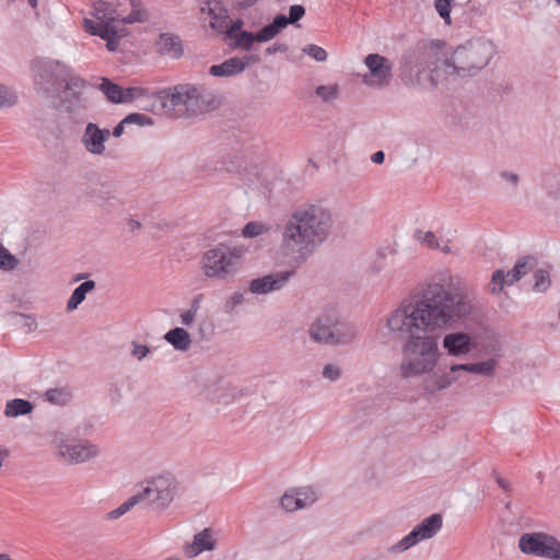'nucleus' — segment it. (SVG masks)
Wrapping results in <instances>:
<instances>
[{"label":"nucleus","mask_w":560,"mask_h":560,"mask_svg":"<svg viewBox=\"0 0 560 560\" xmlns=\"http://www.w3.org/2000/svg\"><path fill=\"white\" fill-rule=\"evenodd\" d=\"M534 279H535V283L533 285V289L536 292H541V293L546 292L551 284L549 271H547L545 269L535 270Z\"/></svg>","instance_id":"nucleus-34"},{"label":"nucleus","mask_w":560,"mask_h":560,"mask_svg":"<svg viewBox=\"0 0 560 560\" xmlns=\"http://www.w3.org/2000/svg\"><path fill=\"white\" fill-rule=\"evenodd\" d=\"M296 499L294 494L285 493L280 500V504L287 512H294L301 509V501Z\"/></svg>","instance_id":"nucleus-47"},{"label":"nucleus","mask_w":560,"mask_h":560,"mask_svg":"<svg viewBox=\"0 0 560 560\" xmlns=\"http://www.w3.org/2000/svg\"><path fill=\"white\" fill-rule=\"evenodd\" d=\"M244 302V293L237 291L234 292L233 295L225 302L224 311L226 313H232L234 308L241 305Z\"/></svg>","instance_id":"nucleus-50"},{"label":"nucleus","mask_w":560,"mask_h":560,"mask_svg":"<svg viewBox=\"0 0 560 560\" xmlns=\"http://www.w3.org/2000/svg\"><path fill=\"white\" fill-rule=\"evenodd\" d=\"M86 196L101 206L116 198V189L110 183H96L88 187Z\"/></svg>","instance_id":"nucleus-25"},{"label":"nucleus","mask_w":560,"mask_h":560,"mask_svg":"<svg viewBox=\"0 0 560 560\" xmlns=\"http://www.w3.org/2000/svg\"><path fill=\"white\" fill-rule=\"evenodd\" d=\"M332 223L330 211L322 206L296 209L282 230L283 253L299 265L305 262L329 236Z\"/></svg>","instance_id":"nucleus-3"},{"label":"nucleus","mask_w":560,"mask_h":560,"mask_svg":"<svg viewBox=\"0 0 560 560\" xmlns=\"http://www.w3.org/2000/svg\"><path fill=\"white\" fill-rule=\"evenodd\" d=\"M54 445L58 450L57 456L71 465L88 462L98 455L96 445L88 441L73 443L63 433L55 435Z\"/></svg>","instance_id":"nucleus-11"},{"label":"nucleus","mask_w":560,"mask_h":560,"mask_svg":"<svg viewBox=\"0 0 560 560\" xmlns=\"http://www.w3.org/2000/svg\"><path fill=\"white\" fill-rule=\"evenodd\" d=\"M339 88L337 84L332 85H319L316 88V94L324 101L330 102L337 98Z\"/></svg>","instance_id":"nucleus-43"},{"label":"nucleus","mask_w":560,"mask_h":560,"mask_svg":"<svg viewBox=\"0 0 560 560\" xmlns=\"http://www.w3.org/2000/svg\"><path fill=\"white\" fill-rule=\"evenodd\" d=\"M494 475H495V481H497L498 486L501 489H503L504 491L510 492L512 490L510 483L506 480H504L502 477L498 476L495 472H494Z\"/></svg>","instance_id":"nucleus-60"},{"label":"nucleus","mask_w":560,"mask_h":560,"mask_svg":"<svg viewBox=\"0 0 560 560\" xmlns=\"http://www.w3.org/2000/svg\"><path fill=\"white\" fill-rule=\"evenodd\" d=\"M470 299L457 289L429 283L413 301H404L387 317V328L404 340L400 376L405 380L430 374L440 351L438 329L451 327L472 313Z\"/></svg>","instance_id":"nucleus-1"},{"label":"nucleus","mask_w":560,"mask_h":560,"mask_svg":"<svg viewBox=\"0 0 560 560\" xmlns=\"http://www.w3.org/2000/svg\"><path fill=\"white\" fill-rule=\"evenodd\" d=\"M108 396L114 405H118L122 399V392L121 388L115 384H112L108 389Z\"/></svg>","instance_id":"nucleus-54"},{"label":"nucleus","mask_w":560,"mask_h":560,"mask_svg":"<svg viewBox=\"0 0 560 560\" xmlns=\"http://www.w3.org/2000/svg\"><path fill=\"white\" fill-rule=\"evenodd\" d=\"M269 230H270V228L268 225L264 224L262 222L253 221V222H248L243 228V235L245 237L253 238V237H257V236L268 233Z\"/></svg>","instance_id":"nucleus-36"},{"label":"nucleus","mask_w":560,"mask_h":560,"mask_svg":"<svg viewBox=\"0 0 560 560\" xmlns=\"http://www.w3.org/2000/svg\"><path fill=\"white\" fill-rule=\"evenodd\" d=\"M296 499L301 501V509L306 508L317 501L316 491L312 488H301L294 492Z\"/></svg>","instance_id":"nucleus-39"},{"label":"nucleus","mask_w":560,"mask_h":560,"mask_svg":"<svg viewBox=\"0 0 560 560\" xmlns=\"http://www.w3.org/2000/svg\"><path fill=\"white\" fill-rule=\"evenodd\" d=\"M294 271H281L255 278L249 282V291L254 294H267L282 289Z\"/></svg>","instance_id":"nucleus-17"},{"label":"nucleus","mask_w":560,"mask_h":560,"mask_svg":"<svg viewBox=\"0 0 560 560\" xmlns=\"http://www.w3.org/2000/svg\"><path fill=\"white\" fill-rule=\"evenodd\" d=\"M363 62L368 68V72L362 74L365 85L382 90L392 83L393 63L387 57L373 52L365 56Z\"/></svg>","instance_id":"nucleus-12"},{"label":"nucleus","mask_w":560,"mask_h":560,"mask_svg":"<svg viewBox=\"0 0 560 560\" xmlns=\"http://www.w3.org/2000/svg\"><path fill=\"white\" fill-rule=\"evenodd\" d=\"M259 59L256 56L247 55L243 58L232 57L219 65H212L209 68V73L213 77H234L242 73L250 63L257 62Z\"/></svg>","instance_id":"nucleus-19"},{"label":"nucleus","mask_w":560,"mask_h":560,"mask_svg":"<svg viewBox=\"0 0 560 560\" xmlns=\"http://www.w3.org/2000/svg\"><path fill=\"white\" fill-rule=\"evenodd\" d=\"M45 398L51 404L65 406L70 402L72 395L65 388H50L45 393Z\"/></svg>","instance_id":"nucleus-33"},{"label":"nucleus","mask_w":560,"mask_h":560,"mask_svg":"<svg viewBox=\"0 0 560 560\" xmlns=\"http://www.w3.org/2000/svg\"><path fill=\"white\" fill-rule=\"evenodd\" d=\"M147 93H148V91L144 88H135V86L127 88V89L124 88V93H122L124 104L131 103L139 97L145 96Z\"/></svg>","instance_id":"nucleus-48"},{"label":"nucleus","mask_w":560,"mask_h":560,"mask_svg":"<svg viewBox=\"0 0 560 560\" xmlns=\"http://www.w3.org/2000/svg\"><path fill=\"white\" fill-rule=\"evenodd\" d=\"M445 43L419 42L407 48L400 58V79L406 86L434 89L441 79L456 73L471 78L486 68L495 54V46L486 39L459 45L451 58L443 51Z\"/></svg>","instance_id":"nucleus-2"},{"label":"nucleus","mask_w":560,"mask_h":560,"mask_svg":"<svg viewBox=\"0 0 560 560\" xmlns=\"http://www.w3.org/2000/svg\"><path fill=\"white\" fill-rule=\"evenodd\" d=\"M522 278L521 273H516L514 268L510 270L506 275L502 269H497L491 277V282L489 284V291L492 294H499L502 292L504 285H512L517 282Z\"/></svg>","instance_id":"nucleus-26"},{"label":"nucleus","mask_w":560,"mask_h":560,"mask_svg":"<svg viewBox=\"0 0 560 560\" xmlns=\"http://www.w3.org/2000/svg\"><path fill=\"white\" fill-rule=\"evenodd\" d=\"M305 8L302 4H293L289 9V16L284 15V28L289 24H296L304 15H305Z\"/></svg>","instance_id":"nucleus-42"},{"label":"nucleus","mask_w":560,"mask_h":560,"mask_svg":"<svg viewBox=\"0 0 560 560\" xmlns=\"http://www.w3.org/2000/svg\"><path fill=\"white\" fill-rule=\"evenodd\" d=\"M284 14H277L273 20L258 30L256 34L257 43H267L273 39L284 30Z\"/></svg>","instance_id":"nucleus-27"},{"label":"nucleus","mask_w":560,"mask_h":560,"mask_svg":"<svg viewBox=\"0 0 560 560\" xmlns=\"http://www.w3.org/2000/svg\"><path fill=\"white\" fill-rule=\"evenodd\" d=\"M34 410V405L23 398H14L5 404L4 416L8 418H16L30 415Z\"/></svg>","instance_id":"nucleus-30"},{"label":"nucleus","mask_w":560,"mask_h":560,"mask_svg":"<svg viewBox=\"0 0 560 560\" xmlns=\"http://www.w3.org/2000/svg\"><path fill=\"white\" fill-rule=\"evenodd\" d=\"M453 0H435L434 7L446 24H451V10Z\"/></svg>","instance_id":"nucleus-44"},{"label":"nucleus","mask_w":560,"mask_h":560,"mask_svg":"<svg viewBox=\"0 0 560 560\" xmlns=\"http://www.w3.org/2000/svg\"><path fill=\"white\" fill-rule=\"evenodd\" d=\"M443 348L450 355H466L474 348V339L469 334L463 331L450 332L443 338Z\"/></svg>","instance_id":"nucleus-20"},{"label":"nucleus","mask_w":560,"mask_h":560,"mask_svg":"<svg viewBox=\"0 0 560 560\" xmlns=\"http://www.w3.org/2000/svg\"><path fill=\"white\" fill-rule=\"evenodd\" d=\"M156 51L162 56L179 59L184 48L179 36L171 33H162L155 43Z\"/></svg>","instance_id":"nucleus-23"},{"label":"nucleus","mask_w":560,"mask_h":560,"mask_svg":"<svg viewBox=\"0 0 560 560\" xmlns=\"http://www.w3.org/2000/svg\"><path fill=\"white\" fill-rule=\"evenodd\" d=\"M195 317H196L195 313H192L190 311H186L180 315L182 324L185 326H190L194 323Z\"/></svg>","instance_id":"nucleus-56"},{"label":"nucleus","mask_w":560,"mask_h":560,"mask_svg":"<svg viewBox=\"0 0 560 560\" xmlns=\"http://www.w3.org/2000/svg\"><path fill=\"white\" fill-rule=\"evenodd\" d=\"M231 39L233 40L231 44L233 49H243L246 51H249L254 43L257 42L256 34L249 31L237 33L236 37H232Z\"/></svg>","instance_id":"nucleus-32"},{"label":"nucleus","mask_w":560,"mask_h":560,"mask_svg":"<svg viewBox=\"0 0 560 560\" xmlns=\"http://www.w3.org/2000/svg\"><path fill=\"white\" fill-rule=\"evenodd\" d=\"M127 224H128L130 231H132V232H135L141 228V223L135 219H129Z\"/></svg>","instance_id":"nucleus-64"},{"label":"nucleus","mask_w":560,"mask_h":560,"mask_svg":"<svg viewBox=\"0 0 560 560\" xmlns=\"http://www.w3.org/2000/svg\"><path fill=\"white\" fill-rule=\"evenodd\" d=\"M218 107V101L212 91L203 85H194L188 83L186 95V110L184 117H194Z\"/></svg>","instance_id":"nucleus-14"},{"label":"nucleus","mask_w":560,"mask_h":560,"mask_svg":"<svg viewBox=\"0 0 560 560\" xmlns=\"http://www.w3.org/2000/svg\"><path fill=\"white\" fill-rule=\"evenodd\" d=\"M83 28L86 33L93 36H98L106 42V47L109 51H115L119 45V39L125 35V30H118L117 26L100 25L90 19L83 20Z\"/></svg>","instance_id":"nucleus-18"},{"label":"nucleus","mask_w":560,"mask_h":560,"mask_svg":"<svg viewBox=\"0 0 560 560\" xmlns=\"http://www.w3.org/2000/svg\"><path fill=\"white\" fill-rule=\"evenodd\" d=\"M451 371L456 372V373L459 371L472 373V363L453 364V365H451Z\"/></svg>","instance_id":"nucleus-57"},{"label":"nucleus","mask_w":560,"mask_h":560,"mask_svg":"<svg viewBox=\"0 0 560 560\" xmlns=\"http://www.w3.org/2000/svg\"><path fill=\"white\" fill-rule=\"evenodd\" d=\"M122 124H127V125L137 124L139 126H151L153 124V120L151 117H149L144 114L131 113L122 119Z\"/></svg>","instance_id":"nucleus-45"},{"label":"nucleus","mask_w":560,"mask_h":560,"mask_svg":"<svg viewBox=\"0 0 560 560\" xmlns=\"http://www.w3.org/2000/svg\"><path fill=\"white\" fill-rule=\"evenodd\" d=\"M518 548L525 555L560 560V542L545 533H525L518 540Z\"/></svg>","instance_id":"nucleus-10"},{"label":"nucleus","mask_w":560,"mask_h":560,"mask_svg":"<svg viewBox=\"0 0 560 560\" xmlns=\"http://www.w3.org/2000/svg\"><path fill=\"white\" fill-rule=\"evenodd\" d=\"M245 250L238 246L218 244L202 257L203 271L208 278L224 279L234 276Z\"/></svg>","instance_id":"nucleus-8"},{"label":"nucleus","mask_w":560,"mask_h":560,"mask_svg":"<svg viewBox=\"0 0 560 560\" xmlns=\"http://www.w3.org/2000/svg\"><path fill=\"white\" fill-rule=\"evenodd\" d=\"M536 258L528 255L524 256L523 258L518 259L514 266V271L516 273H521V276L527 275L529 271H532L536 266Z\"/></svg>","instance_id":"nucleus-41"},{"label":"nucleus","mask_w":560,"mask_h":560,"mask_svg":"<svg viewBox=\"0 0 560 560\" xmlns=\"http://www.w3.org/2000/svg\"><path fill=\"white\" fill-rule=\"evenodd\" d=\"M385 160V153L383 151H376L372 154L371 161L375 164H382Z\"/></svg>","instance_id":"nucleus-61"},{"label":"nucleus","mask_w":560,"mask_h":560,"mask_svg":"<svg viewBox=\"0 0 560 560\" xmlns=\"http://www.w3.org/2000/svg\"><path fill=\"white\" fill-rule=\"evenodd\" d=\"M96 287L95 281L93 280H85L80 285H78L71 296L69 298L67 302V311L72 312L79 307V305L85 300L86 294L91 291H93Z\"/></svg>","instance_id":"nucleus-29"},{"label":"nucleus","mask_w":560,"mask_h":560,"mask_svg":"<svg viewBox=\"0 0 560 560\" xmlns=\"http://www.w3.org/2000/svg\"><path fill=\"white\" fill-rule=\"evenodd\" d=\"M288 49H289V47L287 44L276 43V44L267 47L265 52H266V55H275L277 52H287Z\"/></svg>","instance_id":"nucleus-55"},{"label":"nucleus","mask_w":560,"mask_h":560,"mask_svg":"<svg viewBox=\"0 0 560 560\" xmlns=\"http://www.w3.org/2000/svg\"><path fill=\"white\" fill-rule=\"evenodd\" d=\"M497 364L498 363L495 359L472 363V373L491 376L495 371Z\"/></svg>","instance_id":"nucleus-38"},{"label":"nucleus","mask_w":560,"mask_h":560,"mask_svg":"<svg viewBox=\"0 0 560 560\" xmlns=\"http://www.w3.org/2000/svg\"><path fill=\"white\" fill-rule=\"evenodd\" d=\"M164 339L174 347L175 350L178 351H187L191 345V338L189 332L182 328L175 327L168 330L164 335Z\"/></svg>","instance_id":"nucleus-28"},{"label":"nucleus","mask_w":560,"mask_h":560,"mask_svg":"<svg viewBox=\"0 0 560 560\" xmlns=\"http://www.w3.org/2000/svg\"><path fill=\"white\" fill-rule=\"evenodd\" d=\"M131 347H132L131 355L138 360H142L150 352V349L147 345H141L136 341L131 342Z\"/></svg>","instance_id":"nucleus-52"},{"label":"nucleus","mask_w":560,"mask_h":560,"mask_svg":"<svg viewBox=\"0 0 560 560\" xmlns=\"http://www.w3.org/2000/svg\"><path fill=\"white\" fill-rule=\"evenodd\" d=\"M89 88L90 83L73 72L62 85V90L60 89V93L57 96L59 104L56 105V107L67 113L69 118L74 122H84L86 112L92 105L88 94Z\"/></svg>","instance_id":"nucleus-7"},{"label":"nucleus","mask_w":560,"mask_h":560,"mask_svg":"<svg viewBox=\"0 0 560 560\" xmlns=\"http://www.w3.org/2000/svg\"><path fill=\"white\" fill-rule=\"evenodd\" d=\"M18 95L9 86L0 84V107L9 108L16 104Z\"/></svg>","instance_id":"nucleus-40"},{"label":"nucleus","mask_w":560,"mask_h":560,"mask_svg":"<svg viewBox=\"0 0 560 560\" xmlns=\"http://www.w3.org/2000/svg\"><path fill=\"white\" fill-rule=\"evenodd\" d=\"M457 380L456 372L438 370L433 371L422 382V388L428 394H435L450 387Z\"/></svg>","instance_id":"nucleus-22"},{"label":"nucleus","mask_w":560,"mask_h":560,"mask_svg":"<svg viewBox=\"0 0 560 560\" xmlns=\"http://www.w3.org/2000/svg\"><path fill=\"white\" fill-rule=\"evenodd\" d=\"M243 25V20L236 19L232 21L230 25L226 23V28H223L222 34L225 36V38L229 39L232 37H236L237 33L244 32Z\"/></svg>","instance_id":"nucleus-49"},{"label":"nucleus","mask_w":560,"mask_h":560,"mask_svg":"<svg viewBox=\"0 0 560 560\" xmlns=\"http://www.w3.org/2000/svg\"><path fill=\"white\" fill-rule=\"evenodd\" d=\"M201 12L207 13L210 18V27L222 34L223 28H226L229 21L228 10L222 5L219 0H200Z\"/></svg>","instance_id":"nucleus-21"},{"label":"nucleus","mask_w":560,"mask_h":560,"mask_svg":"<svg viewBox=\"0 0 560 560\" xmlns=\"http://www.w3.org/2000/svg\"><path fill=\"white\" fill-rule=\"evenodd\" d=\"M244 395V389L235 386L222 388V393L218 396V402L229 405L235 399Z\"/></svg>","instance_id":"nucleus-37"},{"label":"nucleus","mask_w":560,"mask_h":560,"mask_svg":"<svg viewBox=\"0 0 560 560\" xmlns=\"http://www.w3.org/2000/svg\"><path fill=\"white\" fill-rule=\"evenodd\" d=\"M125 125H126V124H122V120H121L119 124H117V125L114 127V129H113V131L110 132V135H113L115 138H119V137H121V135L124 133Z\"/></svg>","instance_id":"nucleus-62"},{"label":"nucleus","mask_w":560,"mask_h":560,"mask_svg":"<svg viewBox=\"0 0 560 560\" xmlns=\"http://www.w3.org/2000/svg\"><path fill=\"white\" fill-rule=\"evenodd\" d=\"M109 137V129L101 128L95 122H88L81 137V143L89 153L104 155L106 151L105 142Z\"/></svg>","instance_id":"nucleus-16"},{"label":"nucleus","mask_w":560,"mask_h":560,"mask_svg":"<svg viewBox=\"0 0 560 560\" xmlns=\"http://www.w3.org/2000/svg\"><path fill=\"white\" fill-rule=\"evenodd\" d=\"M141 491L131 495L127 501L117 509L108 513L109 520H116L130 511L140 502H148L150 508L155 512L165 511L173 502L177 491L178 482L172 475H161L145 480Z\"/></svg>","instance_id":"nucleus-4"},{"label":"nucleus","mask_w":560,"mask_h":560,"mask_svg":"<svg viewBox=\"0 0 560 560\" xmlns=\"http://www.w3.org/2000/svg\"><path fill=\"white\" fill-rule=\"evenodd\" d=\"M132 8L128 15L117 8L113 2L97 0L93 4L92 15L97 20V24L116 26V23L132 24L136 22H144V12L141 10V2L139 0H129Z\"/></svg>","instance_id":"nucleus-9"},{"label":"nucleus","mask_w":560,"mask_h":560,"mask_svg":"<svg viewBox=\"0 0 560 560\" xmlns=\"http://www.w3.org/2000/svg\"><path fill=\"white\" fill-rule=\"evenodd\" d=\"M442 515L439 513H433L425 517L420 524L415 526L408 535L393 545L388 550L394 553L404 552L416 546L418 542L434 537L442 528Z\"/></svg>","instance_id":"nucleus-13"},{"label":"nucleus","mask_w":560,"mask_h":560,"mask_svg":"<svg viewBox=\"0 0 560 560\" xmlns=\"http://www.w3.org/2000/svg\"><path fill=\"white\" fill-rule=\"evenodd\" d=\"M419 234H422L421 231H417V235ZM419 240H421L420 236H418ZM422 241L430 247V248H433V249H436V248H440V244L438 242V238L435 237L434 233L428 231L423 234V237H422Z\"/></svg>","instance_id":"nucleus-53"},{"label":"nucleus","mask_w":560,"mask_h":560,"mask_svg":"<svg viewBox=\"0 0 560 560\" xmlns=\"http://www.w3.org/2000/svg\"><path fill=\"white\" fill-rule=\"evenodd\" d=\"M19 265V259L0 244V269L12 271Z\"/></svg>","instance_id":"nucleus-35"},{"label":"nucleus","mask_w":560,"mask_h":560,"mask_svg":"<svg viewBox=\"0 0 560 560\" xmlns=\"http://www.w3.org/2000/svg\"><path fill=\"white\" fill-rule=\"evenodd\" d=\"M303 52L319 62L326 61V59H327L326 50L317 45H314V44L306 45L303 48Z\"/></svg>","instance_id":"nucleus-46"},{"label":"nucleus","mask_w":560,"mask_h":560,"mask_svg":"<svg viewBox=\"0 0 560 560\" xmlns=\"http://www.w3.org/2000/svg\"><path fill=\"white\" fill-rule=\"evenodd\" d=\"M258 0H237V4L242 9H247L253 7Z\"/></svg>","instance_id":"nucleus-63"},{"label":"nucleus","mask_w":560,"mask_h":560,"mask_svg":"<svg viewBox=\"0 0 560 560\" xmlns=\"http://www.w3.org/2000/svg\"><path fill=\"white\" fill-rule=\"evenodd\" d=\"M308 334L315 342L337 346L350 343L357 331L335 308H325L310 326Z\"/></svg>","instance_id":"nucleus-6"},{"label":"nucleus","mask_w":560,"mask_h":560,"mask_svg":"<svg viewBox=\"0 0 560 560\" xmlns=\"http://www.w3.org/2000/svg\"><path fill=\"white\" fill-rule=\"evenodd\" d=\"M187 91L188 83L177 84L155 92L154 97L161 103L163 109L174 112L178 117H184Z\"/></svg>","instance_id":"nucleus-15"},{"label":"nucleus","mask_w":560,"mask_h":560,"mask_svg":"<svg viewBox=\"0 0 560 560\" xmlns=\"http://www.w3.org/2000/svg\"><path fill=\"white\" fill-rule=\"evenodd\" d=\"M500 176H501L503 179H505V180L510 182V183H511L512 185H514V186H516V185L518 184V182H520V177H518V175H517V174H515V173L502 172V173L500 174Z\"/></svg>","instance_id":"nucleus-58"},{"label":"nucleus","mask_w":560,"mask_h":560,"mask_svg":"<svg viewBox=\"0 0 560 560\" xmlns=\"http://www.w3.org/2000/svg\"><path fill=\"white\" fill-rule=\"evenodd\" d=\"M73 72L74 70L69 65L48 57H36L31 61L34 90L47 100L57 98L60 89Z\"/></svg>","instance_id":"nucleus-5"},{"label":"nucleus","mask_w":560,"mask_h":560,"mask_svg":"<svg viewBox=\"0 0 560 560\" xmlns=\"http://www.w3.org/2000/svg\"><path fill=\"white\" fill-rule=\"evenodd\" d=\"M202 298L203 295L202 294H197L192 300H191V303H190V308L188 311L197 314L198 310L200 308V303L202 301Z\"/></svg>","instance_id":"nucleus-59"},{"label":"nucleus","mask_w":560,"mask_h":560,"mask_svg":"<svg viewBox=\"0 0 560 560\" xmlns=\"http://www.w3.org/2000/svg\"><path fill=\"white\" fill-rule=\"evenodd\" d=\"M100 91H102L110 103L114 104H124V88L115 83L108 78H103L102 82L98 85Z\"/></svg>","instance_id":"nucleus-31"},{"label":"nucleus","mask_w":560,"mask_h":560,"mask_svg":"<svg viewBox=\"0 0 560 560\" xmlns=\"http://www.w3.org/2000/svg\"><path fill=\"white\" fill-rule=\"evenodd\" d=\"M323 376L330 381H337L341 376V370L335 364H327L323 369Z\"/></svg>","instance_id":"nucleus-51"},{"label":"nucleus","mask_w":560,"mask_h":560,"mask_svg":"<svg viewBox=\"0 0 560 560\" xmlns=\"http://www.w3.org/2000/svg\"><path fill=\"white\" fill-rule=\"evenodd\" d=\"M217 541L213 539L212 530L205 528L194 536L192 544L187 548V555L190 558L197 557L203 551H211L215 548Z\"/></svg>","instance_id":"nucleus-24"}]
</instances>
